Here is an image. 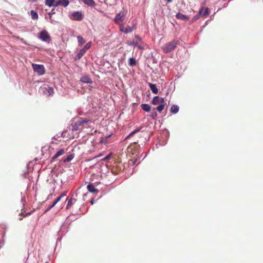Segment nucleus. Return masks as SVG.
I'll return each instance as SVG.
<instances>
[{
  "label": "nucleus",
  "instance_id": "nucleus-43",
  "mask_svg": "<svg viewBox=\"0 0 263 263\" xmlns=\"http://www.w3.org/2000/svg\"><path fill=\"white\" fill-rule=\"evenodd\" d=\"M30 213H26L25 216H28V215H30Z\"/></svg>",
  "mask_w": 263,
  "mask_h": 263
},
{
  "label": "nucleus",
  "instance_id": "nucleus-19",
  "mask_svg": "<svg viewBox=\"0 0 263 263\" xmlns=\"http://www.w3.org/2000/svg\"><path fill=\"white\" fill-rule=\"evenodd\" d=\"M142 109L145 111H149L151 109V107L148 104H142L141 105Z\"/></svg>",
  "mask_w": 263,
  "mask_h": 263
},
{
  "label": "nucleus",
  "instance_id": "nucleus-37",
  "mask_svg": "<svg viewBox=\"0 0 263 263\" xmlns=\"http://www.w3.org/2000/svg\"><path fill=\"white\" fill-rule=\"evenodd\" d=\"M53 206H54V205L52 204L51 205H50L49 206H48V208L47 209V210L45 211V212H47L48 211H49L50 209H51Z\"/></svg>",
  "mask_w": 263,
  "mask_h": 263
},
{
  "label": "nucleus",
  "instance_id": "nucleus-9",
  "mask_svg": "<svg viewBox=\"0 0 263 263\" xmlns=\"http://www.w3.org/2000/svg\"><path fill=\"white\" fill-rule=\"evenodd\" d=\"M176 17L178 20H180L183 21H187L190 18L189 16L183 14L179 12L176 15Z\"/></svg>",
  "mask_w": 263,
  "mask_h": 263
},
{
  "label": "nucleus",
  "instance_id": "nucleus-35",
  "mask_svg": "<svg viewBox=\"0 0 263 263\" xmlns=\"http://www.w3.org/2000/svg\"><path fill=\"white\" fill-rule=\"evenodd\" d=\"M53 6H58L59 5H60V2H59V1H55L54 0V2H53Z\"/></svg>",
  "mask_w": 263,
  "mask_h": 263
},
{
  "label": "nucleus",
  "instance_id": "nucleus-27",
  "mask_svg": "<svg viewBox=\"0 0 263 263\" xmlns=\"http://www.w3.org/2000/svg\"><path fill=\"white\" fill-rule=\"evenodd\" d=\"M53 2H54V0H46L45 4L50 7L53 6Z\"/></svg>",
  "mask_w": 263,
  "mask_h": 263
},
{
  "label": "nucleus",
  "instance_id": "nucleus-7",
  "mask_svg": "<svg viewBox=\"0 0 263 263\" xmlns=\"http://www.w3.org/2000/svg\"><path fill=\"white\" fill-rule=\"evenodd\" d=\"M83 18V15L81 12L77 11L72 14V18L75 21H81Z\"/></svg>",
  "mask_w": 263,
  "mask_h": 263
},
{
  "label": "nucleus",
  "instance_id": "nucleus-20",
  "mask_svg": "<svg viewBox=\"0 0 263 263\" xmlns=\"http://www.w3.org/2000/svg\"><path fill=\"white\" fill-rule=\"evenodd\" d=\"M59 2L60 5L63 6L64 7H67L69 4L68 0H59Z\"/></svg>",
  "mask_w": 263,
  "mask_h": 263
},
{
  "label": "nucleus",
  "instance_id": "nucleus-15",
  "mask_svg": "<svg viewBox=\"0 0 263 263\" xmlns=\"http://www.w3.org/2000/svg\"><path fill=\"white\" fill-rule=\"evenodd\" d=\"M85 52H86L83 49H81L79 51V52L77 54V55H76V57L74 58L75 60H80L83 56V55L85 53Z\"/></svg>",
  "mask_w": 263,
  "mask_h": 263
},
{
  "label": "nucleus",
  "instance_id": "nucleus-6",
  "mask_svg": "<svg viewBox=\"0 0 263 263\" xmlns=\"http://www.w3.org/2000/svg\"><path fill=\"white\" fill-rule=\"evenodd\" d=\"M199 13L201 17L205 18L209 15L210 11L208 8L202 7L199 10Z\"/></svg>",
  "mask_w": 263,
  "mask_h": 263
},
{
  "label": "nucleus",
  "instance_id": "nucleus-21",
  "mask_svg": "<svg viewBox=\"0 0 263 263\" xmlns=\"http://www.w3.org/2000/svg\"><path fill=\"white\" fill-rule=\"evenodd\" d=\"M165 105V102L163 103H161L156 108V109L157 110H158L159 112H161L164 108Z\"/></svg>",
  "mask_w": 263,
  "mask_h": 263
},
{
  "label": "nucleus",
  "instance_id": "nucleus-41",
  "mask_svg": "<svg viewBox=\"0 0 263 263\" xmlns=\"http://www.w3.org/2000/svg\"><path fill=\"white\" fill-rule=\"evenodd\" d=\"M167 3H171L172 2L173 0H165Z\"/></svg>",
  "mask_w": 263,
  "mask_h": 263
},
{
  "label": "nucleus",
  "instance_id": "nucleus-1",
  "mask_svg": "<svg viewBox=\"0 0 263 263\" xmlns=\"http://www.w3.org/2000/svg\"><path fill=\"white\" fill-rule=\"evenodd\" d=\"M90 120L87 118H78L72 121L71 126L72 131L81 130L86 127Z\"/></svg>",
  "mask_w": 263,
  "mask_h": 263
},
{
  "label": "nucleus",
  "instance_id": "nucleus-14",
  "mask_svg": "<svg viewBox=\"0 0 263 263\" xmlns=\"http://www.w3.org/2000/svg\"><path fill=\"white\" fill-rule=\"evenodd\" d=\"M82 1L86 5L90 7H95L96 3L93 0H82Z\"/></svg>",
  "mask_w": 263,
  "mask_h": 263
},
{
  "label": "nucleus",
  "instance_id": "nucleus-36",
  "mask_svg": "<svg viewBox=\"0 0 263 263\" xmlns=\"http://www.w3.org/2000/svg\"><path fill=\"white\" fill-rule=\"evenodd\" d=\"M111 155V154L110 153L109 155H108L107 156H106L105 157H104L103 160L104 161L107 160L110 157Z\"/></svg>",
  "mask_w": 263,
  "mask_h": 263
},
{
  "label": "nucleus",
  "instance_id": "nucleus-22",
  "mask_svg": "<svg viewBox=\"0 0 263 263\" xmlns=\"http://www.w3.org/2000/svg\"><path fill=\"white\" fill-rule=\"evenodd\" d=\"M30 13L31 17L33 20H37L38 18V14L34 10H31L30 11Z\"/></svg>",
  "mask_w": 263,
  "mask_h": 263
},
{
  "label": "nucleus",
  "instance_id": "nucleus-38",
  "mask_svg": "<svg viewBox=\"0 0 263 263\" xmlns=\"http://www.w3.org/2000/svg\"><path fill=\"white\" fill-rule=\"evenodd\" d=\"M157 113L155 112L154 114H152V117L153 119H155L157 117Z\"/></svg>",
  "mask_w": 263,
  "mask_h": 263
},
{
  "label": "nucleus",
  "instance_id": "nucleus-17",
  "mask_svg": "<svg viewBox=\"0 0 263 263\" xmlns=\"http://www.w3.org/2000/svg\"><path fill=\"white\" fill-rule=\"evenodd\" d=\"M44 89L47 91L49 96H51L54 93L53 89L50 86H48L47 87H44Z\"/></svg>",
  "mask_w": 263,
  "mask_h": 263
},
{
  "label": "nucleus",
  "instance_id": "nucleus-28",
  "mask_svg": "<svg viewBox=\"0 0 263 263\" xmlns=\"http://www.w3.org/2000/svg\"><path fill=\"white\" fill-rule=\"evenodd\" d=\"M91 42H88L87 43L85 46L84 47L82 48L85 52H86V51L87 50H88L90 47H91Z\"/></svg>",
  "mask_w": 263,
  "mask_h": 263
},
{
  "label": "nucleus",
  "instance_id": "nucleus-13",
  "mask_svg": "<svg viewBox=\"0 0 263 263\" xmlns=\"http://www.w3.org/2000/svg\"><path fill=\"white\" fill-rule=\"evenodd\" d=\"M148 86H149L152 92L154 94H157L158 93V89L157 88L155 84H152L151 83H148Z\"/></svg>",
  "mask_w": 263,
  "mask_h": 263
},
{
  "label": "nucleus",
  "instance_id": "nucleus-30",
  "mask_svg": "<svg viewBox=\"0 0 263 263\" xmlns=\"http://www.w3.org/2000/svg\"><path fill=\"white\" fill-rule=\"evenodd\" d=\"M133 30H134V26L132 28L130 27L129 26H128L125 28V33H128L129 32H131L133 31Z\"/></svg>",
  "mask_w": 263,
  "mask_h": 263
},
{
  "label": "nucleus",
  "instance_id": "nucleus-45",
  "mask_svg": "<svg viewBox=\"0 0 263 263\" xmlns=\"http://www.w3.org/2000/svg\"><path fill=\"white\" fill-rule=\"evenodd\" d=\"M91 204H93V201H91Z\"/></svg>",
  "mask_w": 263,
  "mask_h": 263
},
{
  "label": "nucleus",
  "instance_id": "nucleus-24",
  "mask_svg": "<svg viewBox=\"0 0 263 263\" xmlns=\"http://www.w3.org/2000/svg\"><path fill=\"white\" fill-rule=\"evenodd\" d=\"M74 157V156L72 154H70L68 155L65 159L63 160L64 162H69Z\"/></svg>",
  "mask_w": 263,
  "mask_h": 263
},
{
  "label": "nucleus",
  "instance_id": "nucleus-8",
  "mask_svg": "<svg viewBox=\"0 0 263 263\" xmlns=\"http://www.w3.org/2000/svg\"><path fill=\"white\" fill-rule=\"evenodd\" d=\"M164 103V99L162 98H160L158 96H155L152 100V103L154 105H158Z\"/></svg>",
  "mask_w": 263,
  "mask_h": 263
},
{
  "label": "nucleus",
  "instance_id": "nucleus-2",
  "mask_svg": "<svg viewBox=\"0 0 263 263\" xmlns=\"http://www.w3.org/2000/svg\"><path fill=\"white\" fill-rule=\"evenodd\" d=\"M177 44L178 41L174 40L165 44L161 48L164 53H168L176 48Z\"/></svg>",
  "mask_w": 263,
  "mask_h": 263
},
{
  "label": "nucleus",
  "instance_id": "nucleus-40",
  "mask_svg": "<svg viewBox=\"0 0 263 263\" xmlns=\"http://www.w3.org/2000/svg\"><path fill=\"white\" fill-rule=\"evenodd\" d=\"M54 13V9H52L51 12L50 13H49V15H50L51 14H53Z\"/></svg>",
  "mask_w": 263,
  "mask_h": 263
},
{
  "label": "nucleus",
  "instance_id": "nucleus-25",
  "mask_svg": "<svg viewBox=\"0 0 263 263\" xmlns=\"http://www.w3.org/2000/svg\"><path fill=\"white\" fill-rule=\"evenodd\" d=\"M201 16V15L199 14V13L198 12V14L196 15H195L192 19V20L190 22V24L193 23V22L196 21L198 20L199 17Z\"/></svg>",
  "mask_w": 263,
  "mask_h": 263
},
{
  "label": "nucleus",
  "instance_id": "nucleus-34",
  "mask_svg": "<svg viewBox=\"0 0 263 263\" xmlns=\"http://www.w3.org/2000/svg\"><path fill=\"white\" fill-rule=\"evenodd\" d=\"M135 39H136V41H137L139 42V44L141 42V39L138 35L135 36Z\"/></svg>",
  "mask_w": 263,
  "mask_h": 263
},
{
  "label": "nucleus",
  "instance_id": "nucleus-3",
  "mask_svg": "<svg viewBox=\"0 0 263 263\" xmlns=\"http://www.w3.org/2000/svg\"><path fill=\"white\" fill-rule=\"evenodd\" d=\"M127 11L124 9L117 13L114 18L115 23L117 24H120L124 21Z\"/></svg>",
  "mask_w": 263,
  "mask_h": 263
},
{
  "label": "nucleus",
  "instance_id": "nucleus-18",
  "mask_svg": "<svg viewBox=\"0 0 263 263\" xmlns=\"http://www.w3.org/2000/svg\"><path fill=\"white\" fill-rule=\"evenodd\" d=\"M136 63H137V61L135 58H130L129 59L128 64L129 66H135L136 65Z\"/></svg>",
  "mask_w": 263,
  "mask_h": 263
},
{
  "label": "nucleus",
  "instance_id": "nucleus-11",
  "mask_svg": "<svg viewBox=\"0 0 263 263\" xmlns=\"http://www.w3.org/2000/svg\"><path fill=\"white\" fill-rule=\"evenodd\" d=\"M87 188L90 192L92 193H97L99 192L98 190L96 189L95 186L91 183L89 184Z\"/></svg>",
  "mask_w": 263,
  "mask_h": 263
},
{
  "label": "nucleus",
  "instance_id": "nucleus-33",
  "mask_svg": "<svg viewBox=\"0 0 263 263\" xmlns=\"http://www.w3.org/2000/svg\"><path fill=\"white\" fill-rule=\"evenodd\" d=\"M140 128H137L135 130H134L133 132H132L127 137V138H129L130 137H132V136H133L135 134L137 133V132H138L139 130H140Z\"/></svg>",
  "mask_w": 263,
  "mask_h": 263
},
{
  "label": "nucleus",
  "instance_id": "nucleus-10",
  "mask_svg": "<svg viewBox=\"0 0 263 263\" xmlns=\"http://www.w3.org/2000/svg\"><path fill=\"white\" fill-rule=\"evenodd\" d=\"M80 81L83 83L91 84L92 83V81L88 76L82 77Z\"/></svg>",
  "mask_w": 263,
  "mask_h": 263
},
{
  "label": "nucleus",
  "instance_id": "nucleus-44",
  "mask_svg": "<svg viewBox=\"0 0 263 263\" xmlns=\"http://www.w3.org/2000/svg\"><path fill=\"white\" fill-rule=\"evenodd\" d=\"M19 220H22V218H19Z\"/></svg>",
  "mask_w": 263,
  "mask_h": 263
},
{
  "label": "nucleus",
  "instance_id": "nucleus-32",
  "mask_svg": "<svg viewBox=\"0 0 263 263\" xmlns=\"http://www.w3.org/2000/svg\"><path fill=\"white\" fill-rule=\"evenodd\" d=\"M118 25H119L120 31L125 33V28L124 27V24L123 23H121L120 24Z\"/></svg>",
  "mask_w": 263,
  "mask_h": 263
},
{
  "label": "nucleus",
  "instance_id": "nucleus-42",
  "mask_svg": "<svg viewBox=\"0 0 263 263\" xmlns=\"http://www.w3.org/2000/svg\"><path fill=\"white\" fill-rule=\"evenodd\" d=\"M88 88L90 90H91V89L92 88V87L91 86L89 85L88 87Z\"/></svg>",
  "mask_w": 263,
  "mask_h": 263
},
{
  "label": "nucleus",
  "instance_id": "nucleus-39",
  "mask_svg": "<svg viewBox=\"0 0 263 263\" xmlns=\"http://www.w3.org/2000/svg\"><path fill=\"white\" fill-rule=\"evenodd\" d=\"M58 202L55 200V201L52 203V204L55 206V205L58 203Z\"/></svg>",
  "mask_w": 263,
  "mask_h": 263
},
{
  "label": "nucleus",
  "instance_id": "nucleus-29",
  "mask_svg": "<svg viewBox=\"0 0 263 263\" xmlns=\"http://www.w3.org/2000/svg\"><path fill=\"white\" fill-rule=\"evenodd\" d=\"M129 45H134V46H137L140 49H142V48L139 45V42H137V41H133V42H130L129 44Z\"/></svg>",
  "mask_w": 263,
  "mask_h": 263
},
{
  "label": "nucleus",
  "instance_id": "nucleus-23",
  "mask_svg": "<svg viewBox=\"0 0 263 263\" xmlns=\"http://www.w3.org/2000/svg\"><path fill=\"white\" fill-rule=\"evenodd\" d=\"M78 43L80 44V45H82V44H84L85 43V40L83 39V37L79 35L77 37Z\"/></svg>",
  "mask_w": 263,
  "mask_h": 263
},
{
  "label": "nucleus",
  "instance_id": "nucleus-31",
  "mask_svg": "<svg viewBox=\"0 0 263 263\" xmlns=\"http://www.w3.org/2000/svg\"><path fill=\"white\" fill-rule=\"evenodd\" d=\"M66 193H67V192H64V193H63L59 197H58L55 200L59 202L61 199L65 196H66Z\"/></svg>",
  "mask_w": 263,
  "mask_h": 263
},
{
  "label": "nucleus",
  "instance_id": "nucleus-26",
  "mask_svg": "<svg viewBox=\"0 0 263 263\" xmlns=\"http://www.w3.org/2000/svg\"><path fill=\"white\" fill-rule=\"evenodd\" d=\"M72 204H73V199L72 198H71L68 200V202H67L66 208V209H67V210L69 209L72 206Z\"/></svg>",
  "mask_w": 263,
  "mask_h": 263
},
{
  "label": "nucleus",
  "instance_id": "nucleus-4",
  "mask_svg": "<svg viewBox=\"0 0 263 263\" xmlns=\"http://www.w3.org/2000/svg\"><path fill=\"white\" fill-rule=\"evenodd\" d=\"M32 67L34 71L39 75H43L46 73V70L43 65L32 64Z\"/></svg>",
  "mask_w": 263,
  "mask_h": 263
},
{
  "label": "nucleus",
  "instance_id": "nucleus-16",
  "mask_svg": "<svg viewBox=\"0 0 263 263\" xmlns=\"http://www.w3.org/2000/svg\"><path fill=\"white\" fill-rule=\"evenodd\" d=\"M171 112L173 114H176L179 111V107L177 105H173L171 108Z\"/></svg>",
  "mask_w": 263,
  "mask_h": 263
},
{
  "label": "nucleus",
  "instance_id": "nucleus-5",
  "mask_svg": "<svg viewBox=\"0 0 263 263\" xmlns=\"http://www.w3.org/2000/svg\"><path fill=\"white\" fill-rule=\"evenodd\" d=\"M39 37L44 42H49L51 41L50 36L46 30L41 32Z\"/></svg>",
  "mask_w": 263,
  "mask_h": 263
},
{
  "label": "nucleus",
  "instance_id": "nucleus-12",
  "mask_svg": "<svg viewBox=\"0 0 263 263\" xmlns=\"http://www.w3.org/2000/svg\"><path fill=\"white\" fill-rule=\"evenodd\" d=\"M65 153V151L64 148L60 149L57 153L55 154V155L52 157V160L58 158L59 157L63 155Z\"/></svg>",
  "mask_w": 263,
  "mask_h": 263
}]
</instances>
